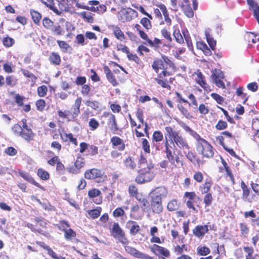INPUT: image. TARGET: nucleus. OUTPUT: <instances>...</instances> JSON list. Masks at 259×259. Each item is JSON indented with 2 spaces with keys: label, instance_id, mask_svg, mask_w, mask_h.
Listing matches in <instances>:
<instances>
[{
  "label": "nucleus",
  "instance_id": "nucleus-52",
  "mask_svg": "<svg viewBox=\"0 0 259 259\" xmlns=\"http://www.w3.org/2000/svg\"><path fill=\"white\" fill-rule=\"evenodd\" d=\"M85 105L87 106L91 107L93 109H97L100 107V103L96 101L88 100L85 102Z\"/></svg>",
  "mask_w": 259,
  "mask_h": 259
},
{
  "label": "nucleus",
  "instance_id": "nucleus-55",
  "mask_svg": "<svg viewBox=\"0 0 259 259\" xmlns=\"http://www.w3.org/2000/svg\"><path fill=\"white\" fill-rule=\"evenodd\" d=\"M188 98L191 101V103H189V106H193L194 108L197 109L198 103L194 95L192 94H191L188 96Z\"/></svg>",
  "mask_w": 259,
  "mask_h": 259
},
{
  "label": "nucleus",
  "instance_id": "nucleus-7",
  "mask_svg": "<svg viewBox=\"0 0 259 259\" xmlns=\"http://www.w3.org/2000/svg\"><path fill=\"white\" fill-rule=\"evenodd\" d=\"M76 6L80 9H85L87 10L92 11L93 12H97L99 13H103L106 11V7L104 5H100L96 7H88L84 5L83 4L76 2Z\"/></svg>",
  "mask_w": 259,
  "mask_h": 259
},
{
  "label": "nucleus",
  "instance_id": "nucleus-13",
  "mask_svg": "<svg viewBox=\"0 0 259 259\" xmlns=\"http://www.w3.org/2000/svg\"><path fill=\"white\" fill-rule=\"evenodd\" d=\"M112 147H116L118 150L123 151L125 148V145L123 140L120 138L114 136L111 139Z\"/></svg>",
  "mask_w": 259,
  "mask_h": 259
},
{
  "label": "nucleus",
  "instance_id": "nucleus-11",
  "mask_svg": "<svg viewBox=\"0 0 259 259\" xmlns=\"http://www.w3.org/2000/svg\"><path fill=\"white\" fill-rule=\"evenodd\" d=\"M194 76H195V80L198 84L206 91L209 90V86L206 82L205 77L201 72H195L194 74Z\"/></svg>",
  "mask_w": 259,
  "mask_h": 259
},
{
  "label": "nucleus",
  "instance_id": "nucleus-12",
  "mask_svg": "<svg viewBox=\"0 0 259 259\" xmlns=\"http://www.w3.org/2000/svg\"><path fill=\"white\" fill-rule=\"evenodd\" d=\"M208 229L207 225H198L195 227L193 230V234L197 237H202L208 232Z\"/></svg>",
  "mask_w": 259,
  "mask_h": 259
},
{
  "label": "nucleus",
  "instance_id": "nucleus-35",
  "mask_svg": "<svg viewBox=\"0 0 259 259\" xmlns=\"http://www.w3.org/2000/svg\"><path fill=\"white\" fill-rule=\"evenodd\" d=\"M137 200L140 203L141 207L144 209L148 205V201L142 195L139 194L136 196Z\"/></svg>",
  "mask_w": 259,
  "mask_h": 259
},
{
  "label": "nucleus",
  "instance_id": "nucleus-8",
  "mask_svg": "<svg viewBox=\"0 0 259 259\" xmlns=\"http://www.w3.org/2000/svg\"><path fill=\"white\" fill-rule=\"evenodd\" d=\"M164 146H165V152L166 154V157L168 158L169 161H172L174 159V156L172 154L171 149L172 148L170 143V141L169 139L168 135H167V132H165L164 133Z\"/></svg>",
  "mask_w": 259,
  "mask_h": 259
},
{
  "label": "nucleus",
  "instance_id": "nucleus-64",
  "mask_svg": "<svg viewBox=\"0 0 259 259\" xmlns=\"http://www.w3.org/2000/svg\"><path fill=\"white\" fill-rule=\"evenodd\" d=\"M43 25L47 29H51L53 25V22L50 19L45 18L42 21Z\"/></svg>",
  "mask_w": 259,
  "mask_h": 259
},
{
  "label": "nucleus",
  "instance_id": "nucleus-26",
  "mask_svg": "<svg viewBox=\"0 0 259 259\" xmlns=\"http://www.w3.org/2000/svg\"><path fill=\"white\" fill-rule=\"evenodd\" d=\"M20 136L25 140L29 141L32 140L34 134L33 133L31 129L27 130H22V132L21 133Z\"/></svg>",
  "mask_w": 259,
  "mask_h": 259
},
{
  "label": "nucleus",
  "instance_id": "nucleus-60",
  "mask_svg": "<svg viewBox=\"0 0 259 259\" xmlns=\"http://www.w3.org/2000/svg\"><path fill=\"white\" fill-rule=\"evenodd\" d=\"M36 106L38 110L42 111L46 106V102L42 99H39L36 102Z\"/></svg>",
  "mask_w": 259,
  "mask_h": 259
},
{
  "label": "nucleus",
  "instance_id": "nucleus-3",
  "mask_svg": "<svg viewBox=\"0 0 259 259\" xmlns=\"http://www.w3.org/2000/svg\"><path fill=\"white\" fill-rule=\"evenodd\" d=\"M153 168V164L151 163L147 164V167H144L141 174L136 177V182L138 184H142L151 181L155 176Z\"/></svg>",
  "mask_w": 259,
  "mask_h": 259
},
{
  "label": "nucleus",
  "instance_id": "nucleus-47",
  "mask_svg": "<svg viewBox=\"0 0 259 259\" xmlns=\"http://www.w3.org/2000/svg\"><path fill=\"white\" fill-rule=\"evenodd\" d=\"M153 140L157 142L161 141L163 139V135L160 131H155L153 134Z\"/></svg>",
  "mask_w": 259,
  "mask_h": 259
},
{
  "label": "nucleus",
  "instance_id": "nucleus-44",
  "mask_svg": "<svg viewBox=\"0 0 259 259\" xmlns=\"http://www.w3.org/2000/svg\"><path fill=\"white\" fill-rule=\"evenodd\" d=\"M136 116H137V117L138 118V119L139 120V121L142 124L144 123V125H145V132H147L148 125H147V123H144V122L143 112V111L142 110H141L140 109H138L137 110V112H136Z\"/></svg>",
  "mask_w": 259,
  "mask_h": 259
},
{
  "label": "nucleus",
  "instance_id": "nucleus-19",
  "mask_svg": "<svg viewBox=\"0 0 259 259\" xmlns=\"http://www.w3.org/2000/svg\"><path fill=\"white\" fill-rule=\"evenodd\" d=\"M241 188L243 191L242 198L243 201L251 202V200L248 198L250 191L243 181H242L241 183Z\"/></svg>",
  "mask_w": 259,
  "mask_h": 259
},
{
  "label": "nucleus",
  "instance_id": "nucleus-31",
  "mask_svg": "<svg viewBox=\"0 0 259 259\" xmlns=\"http://www.w3.org/2000/svg\"><path fill=\"white\" fill-rule=\"evenodd\" d=\"M20 175L27 181L34 184L35 186L39 187V184L36 182L31 176L26 172H20Z\"/></svg>",
  "mask_w": 259,
  "mask_h": 259
},
{
  "label": "nucleus",
  "instance_id": "nucleus-6",
  "mask_svg": "<svg viewBox=\"0 0 259 259\" xmlns=\"http://www.w3.org/2000/svg\"><path fill=\"white\" fill-rule=\"evenodd\" d=\"M125 250L126 251L137 258H143V259H153V257H151L149 256L148 255L145 254L143 253H142L137 250L136 248L130 246H125Z\"/></svg>",
  "mask_w": 259,
  "mask_h": 259
},
{
  "label": "nucleus",
  "instance_id": "nucleus-37",
  "mask_svg": "<svg viewBox=\"0 0 259 259\" xmlns=\"http://www.w3.org/2000/svg\"><path fill=\"white\" fill-rule=\"evenodd\" d=\"M243 249L246 253L245 256L246 259H255V257L253 255L254 252L253 248L250 247H244Z\"/></svg>",
  "mask_w": 259,
  "mask_h": 259
},
{
  "label": "nucleus",
  "instance_id": "nucleus-49",
  "mask_svg": "<svg viewBox=\"0 0 259 259\" xmlns=\"http://www.w3.org/2000/svg\"><path fill=\"white\" fill-rule=\"evenodd\" d=\"M3 67L6 72L10 73L13 72V68L14 67V66L12 62H7L4 64Z\"/></svg>",
  "mask_w": 259,
  "mask_h": 259
},
{
  "label": "nucleus",
  "instance_id": "nucleus-5",
  "mask_svg": "<svg viewBox=\"0 0 259 259\" xmlns=\"http://www.w3.org/2000/svg\"><path fill=\"white\" fill-rule=\"evenodd\" d=\"M167 195V190L164 187H157L150 194L151 199L159 201H161L163 198L166 197Z\"/></svg>",
  "mask_w": 259,
  "mask_h": 259
},
{
  "label": "nucleus",
  "instance_id": "nucleus-2",
  "mask_svg": "<svg viewBox=\"0 0 259 259\" xmlns=\"http://www.w3.org/2000/svg\"><path fill=\"white\" fill-rule=\"evenodd\" d=\"M196 140L197 141L196 150L198 153L204 157L208 158L212 157L214 154L212 146L200 136Z\"/></svg>",
  "mask_w": 259,
  "mask_h": 259
},
{
  "label": "nucleus",
  "instance_id": "nucleus-14",
  "mask_svg": "<svg viewBox=\"0 0 259 259\" xmlns=\"http://www.w3.org/2000/svg\"><path fill=\"white\" fill-rule=\"evenodd\" d=\"M249 9L253 11L254 16L259 24V6L253 0H247Z\"/></svg>",
  "mask_w": 259,
  "mask_h": 259
},
{
  "label": "nucleus",
  "instance_id": "nucleus-40",
  "mask_svg": "<svg viewBox=\"0 0 259 259\" xmlns=\"http://www.w3.org/2000/svg\"><path fill=\"white\" fill-rule=\"evenodd\" d=\"M37 175L42 180H47L50 178V175L48 171L42 168H39L37 170Z\"/></svg>",
  "mask_w": 259,
  "mask_h": 259
},
{
  "label": "nucleus",
  "instance_id": "nucleus-16",
  "mask_svg": "<svg viewBox=\"0 0 259 259\" xmlns=\"http://www.w3.org/2000/svg\"><path fill=\"white\" fill-rule=\"evenodd\" d=\"M104 71L105 73L106 74V77L109 81L113 85L116 86L118 84V82L116 79L113 73L109 69V67L107 66H105L104 67Z\"/></svg>",
  "mask_w": 259,
  "mask_h": 259
},
{
  "label": "nucleus",
  "instance_id": "nucleus-21",
  "mask_svg": "<svg viewBox=\"0 0 259 259\" xmlns=\"http://www.w3.org/2000/svg\"><path fill=\"white\" fill-rule=\"evenodd\" d=\"M196 46L197 49L202 51L206 56H210L211 55L210 50L204 42L202 41H198L196 44Z\"/></svg>",
  "mask_w": 259,
  "mask_h": 259
},
{
  "label": "nucleus",
  "instance_id": "nucleus-34",
  "mask_svg": "<svg viewBox=\"0 0 259 259\" xmlns=\"http://www.w3.org/2000/svg\"><path fill=\"white\" fill-rule=\"evenodd\" d=\"M63 231L65 233V238L67 240H71L76 236L75 232L71 229H66L64 228Z\"/></svg>",
  "mask_w": 259,
  "mask_h": 259
},
{
  "label": "nucleus",
  "instance_id": "nucleus-27",
  "mask_svg": "<svg viewBox=\"0 0 259 259\" xmlns=\"http://www.w3.org/2000/svg\"><path fill=\"white\" fill-rule=\"evenodd\" d=\"M124 232L119 227L118 223H114L113 224L112 230V234L114 237L116 238V237L121 235V234H122Z\"/></svg>",
  "mask_w": 259,
  "mask_h": 259
},
{
  "label": "nucleus",
  "instance_id": "nucleus-61",
  "mask_svg": "<svg viewBox=\"0 0 259 259\" xmlns=\"http://www.w3.org/2000/svg\"><path fill=\"white\" fill-rule=\"evenodd\" d=\"M5 152L8 155L13 156L17 154V150L12 147H9L6 148L5 150Z\"/></svg>",
  "mask_w": 259,
  "mask_h": 259
},
{
  "label": "nucleus",
  "instance_id": "nucleus-18",
  "mask_svg": "<svg viewBox=\"0 0 259 259\" xmlns=\"http://www.w3.org/2000/svg\"><path fill=\"white\" fill-rule=\"evenodd\" d=\"M126 227L130 229V233L132 235H136L140 230V226L135 222L128 221Z\"/></svg>",
  "mask_w": 259,
  "mask_h": 259
},
{
  "label": "nucleus",
  "instance_id": "nucleus-54",
  "mask_svg": "<svg viewBox=\"0 0 259 259\" xmlns=\"http://www.w3.org/2000/svg\"><path fill=\"white\" fill-rule=\"evenodd\" d=\"M12 131L16 136H20L22 132V127L18 124H15L12 127Z\"/></svg>",
  "mask_w": 259,
  "mask_h": 259
},
{
  "label": "nucleus",
  "instance_id": "nucleus-63",
  "mask_svg": "<svg viewBox=\"0 0 259 259\" xmlns=\"http://www.w3.org/2000/svg\"><path fill=\"white\" fill-rule=\"evenodd\" d=\"M212 200V197L210 193L206 194L204 197V202L206 206L211 204Z\"/></svg>",
  "mask_w": 259,
  "mask_h": 259
},
{
  "label": "nucleus",
  "instance_id": "nucleus-42",
  "mask_svg": "<svg viewBox=\"0 0 259 259\" xmlns=\"http://www.w3.org/2000/svg\"><path fill=\"white\" fill-rule=\"evenodd\" d=\"M211 77L212 80L223 78L224 77V74L220 70L215 69L212 71Z\"/></svg>",
  "mask_w": 259,
  "mask_h": 259
},
{
  "label": "nucleus",
  "instance_id": "nucleus-15",
  "mask_svg": "<svg viewBox=\"0 0 259 259\" xmlns=\"http://www.w3.org/2000/svg\"><path fill=\"white\" fill-rule=\"evenodd\" d=\"M150 205L154 212L159 213L162 211L163 207L162 206L161 201L156 200L151 198Z\"/></svg>",
  "mask_w": 259,
  "mask_h": 259
},
{
  "label": "nucleus",
  "instance_id": "nucleus-20",
  "mask_svg": "<svg viewBox=\"0 0 259 259\" xmlns=\"http://www.w3.org/2000/svg\"><path fill=\"white\" fill-rule=\"evenodd\" d=\"M108 124L110 125L111 130L114 132L118 130V126L116 121L115 116L111 113H108Z\"/></svg>",
  "mask_w": 259,
  "mask_h": 259
},
{
  "label": "nucleus",
  "instance_id": "nucleus-50",
  "mask_svg": "<svg viewBox=\"0 0 259 259\" xmlns=\"http://www.w3.org/2000/svg\"><path fill=\"white\" fill-rule=\"evenodd\" d=\"M89 125L92 131H95L99 126V123L95 118H91L89 122Z\"/></svg>",
  "mask_w": 259,
  "mask_h": 259
},
{
  "label": "nucleus",
  "instance_id": "nucleus-17",
  "mask_svg": "<svg viewBox=\"0 0 259 259\" xmlns=\"http://www.w3.org/2000/svg\"><path fill=\"white\" fill-rule=\"evenodd\" d=\"M184 3L181 5L185 14L189 18H192L194 15V13L191 9L188 0H183Z\"/></svg>",
  "mask_w": 259,
  "mask_h": 259
},
{
  "label": "nucleus",
  "instance_id": "nucleus-22",
  "mask_svg": "<svg viewBox=\"0 0 259 259\" xmlns=\"http://www.w3.org/2000/svg\"><path fill=\"white\" fill-rule=\"evenodd\" d=\"M184 153L186 154L187 158L193 164H197L198 165H200L201 162L200 160L197 159L192 152L189 151V150H185V152Z\"/></svg>",
  "mask_w": 259,
  "mask_h": 259
},
{
  "label": "nucleus",
  "instance_id": "nucleus-56",
  "mask_svg": "<svg viewBox=\"0 0 259 259\" xmlns=\"http://www.w3.org/2000/svg\"><path fill=\"white\" fill-rule=\"evenodd\" d=\"M140 23L147 29L151 28V25L150 20L147 18H143L140 21Z\"/></svg>",
  "mask_w": 259,
  "mask_h": 259
},
{
  "label": "nucleus",
  "instance_id": "nucleus-32",
  "mask_svg": "<svg viewBox=\"0 0 259 259\" xmlns=\"http://www.w3.org/2000/svg\"><path fill=\"white\" fill-rule=\"evenodd\" d=\"M112 28L116 37L117 39L122 40L124 38V34L119 27L116 26H112Z\"/></svg>",
  "mask_w": 259,
  "mask_h": 259
},
{
  "label": "nucleus",
  "instance_id": "nucleus-25",
  "mask_svg": "<svg viewBox=\"0 0 259 259\" xmlns=\"http://www.w3.org/2000/svg\"><path fill=\"white\" fill-rule=\"evenodd\" d=\"M152 67L156 73H158L159 69H164L163 61L160 59L155 60L152 65Z\"/></svg>",
  "mask_w": 259,
  "mask_h": 259
},
{
  "label": "nucleus",
  "instance_id": "nucleus-36",
  "mask_svg": "<svg viewBox=\"0 0 259 259\" xmlns=\"http://www.w3.org/2000/svg\"><path fill=\"white\" fill-rule=\"evenodd\" d=\"M30 14L33 22L35 24H38L41 18L40 14L34 10H31Z\"/></svg>",
  "mask_w": 259,
  "mask_h": 259
},
{
  "label": "nucleus",
  "instance_id": "nucleus-41",
  "mask_svg": "<svg viewBox=\"0 0 259 259\" xmlns=\"http://www.w3.org/2000/svg\"><path fill=\"white\" fill-rule=\"evenodd\" d=\"M167 207L169 211H174L178 209L179 203L176 200L174 199L168 203Z\"/></svg>",
  "mask_w": 259,
  "mask_h": 259
},
{
  "label": "nucleus",
  "instance_id": "nucleus-10",
  "mask_svg": "<svg viewBox=\"0 0 259 259\" xmlns=\"http://www.w3.org/2000/svg\"><path fill=\"white\" fill-rule=\"evenodd\" d=\"M150 249L153 253L157 255L161 254L167 257L170 255V253L168 249L156 244L150 247Z\"/></svg>",
  "mask_w": 259,
  "mask_h": 259
},
{
  "label": "nucleus",
  "instance_id": "nucleus-43",
  "mask_svg": "<svg viewBox=\"0 0 259 259\" xmlns=\"http://www.w3.org/2000/svg\"><path fill=\"white\" fill-rule=\"evenodd\" d=\"M21 71L22 72L23 74H24V75L25 77L29 78L30 79V80L32 82H33V83L35 82V81L37 79V77L33 74H32L29 71L23 69H21Z\"/></svg>",
  "mask_w": 259,
  "mask_h": 259
},
{
  "label": "nucleus",
  "instance_id": "nucleus-58",
  "mask_svg": "<svg viewBox=\"0 0 259 259\" xmlns=\"http://www.w3.org/2000/svg\"><path fill=\"white\" fill-rule=\"evenodd\" d=\"M211 96L218 104H223L224 99L222 96L217 93L211 94Z\"/></svg>",
  "mask_w": 259,
  "mask_h": 259
},
{
  "label": "nucleus",
  "instance_id": "nucleus-51",
  "mask_svg": "<svg viewBox=\"0 0 259 259\" xmlns=\"http://www.w3.org/2000/svg\"><path fill=\"white\" fill-rule=\"evenodd\" d=\"M101 191L97 189H93L90 190L88 192V196L91 198H94L101 195Z\"/></svg>",
  "mask_w": 259,
  "mask_h": 259
},
{
  "label": "nucleus",
  "instance_id": "nucleus-62",
  "mask_svg": "<svg viewBox=\"0 0 259 259\" xmlns=\"http://www.w3.org/2000/svg\"><path fill=\"white\" fill-rule=\"evenodd\" d=\"M14 43V40L11 37H5L3 39L4 45L7 47H11Z\"/></svg>",
  "mask_w": 259,
  "mask_h": 259
},
{
  "label": "nucleus",
  "instance_id": "nucleus-48",
  "mask_svg": "<svg viewBox=\"0 0 259 259\" xmlns=\"http://www.w3.org/2000/svg\"><path fill=\"white\" fill-rule=\"evenodd\" d=\"M48 92V89L45 85H42L37 88L38 95L40 97H45Z\"/></svg>",
  "mask_w": 259,
  "mask_h": 259
},
{
  "label": "nucleus",
  "instance_id": "nucleus-38",
  "mask_svg": "<svg viewBox=\"0 0 259 259\" xmlns=\"http://www.w3.org/2000/svg\"><path fill=\"white\" fill-rule=\"evenodd\" d=\"M50 61L55 64L59 65L61 62V59L60 56L55 53H53L50 56Z\"/></svg>",
  "mask_w": 259,
  "mask_h": 259
},
{
  "label": "nucleus",
  "instance_id": "nucleus-59",
  "mask_svg": "<svg viewBox=\"0 0 259 259\" xmlns=\"http://www.w3.org/2000/svg\"><path fill=\"white\" fill-rule=\"evenodd\" d=\"M139 33L140 37L142 39L146 40L148 42V43L149 44V45H150V46L153 45V44H154L153 42L151 40H150V39L148 38L147 35L144 31H143L142 30H139Z\"/></svg>",
  "mask_w": 259,
  "mask_h": 259
},
{
  "label": "nucleus",
  "instance_id": "nucleus-46",
  "mask_svg": "<svg viewBox=\"0 0 259 259\" xmlns=\"http://www.w3.org/2000/svg\"><path fill=\"white\" fill-rule=\"evenodd\" d=\"M141 141L143 149L145 152L149 153L150 149L149 142L147 139L144 138L142 139Z\"/></svg>",
  "mask_w": 259,
  "mask_h": 259
},
{
  "label": "nucleus",
  "instance_id": "nucleus-28",
  "mask_svg": "<svg viewBox=\"0 0 259 259\" xmlns=\"http://www.w3.org/2000/svg\"><path fill=\"white\" fill-rule=\"evenodd\" d=\"M197 254L201 256H205L210 252V249L205 246H199L197 248Z\"/></svg>",
  "mask_w": 259,
  "mask_h": 259
},
{
  "label": "nucleus",
  "instance_id": "nucleus-23",
  "mask_svg": "<svg viewBox=\"0 0 259 259\" xmlns=\"http://www.w3.org/2000/svg\"><path fill=\"white\" fill-rule=\"evenodd\" d=\"M158 7L159 8L160 11L162 12L164 16V20L166 23L168 25H170L171 20V19L169 17L168 13L166 7L163 4H160L158 6Z\"/></svg>",
  "mask_w": 259,
  "mask_h": 259
},
{
  "label": "nucleus",
  "instance_id": "nucleus-24",
  "mask_svg": "<svg viewBox=\"0 0 259 259\" xmlns=\"http://www.w3.org/2000/svg\"><path fill=\"white\" fill-rule=\"evenodd\" d=\"M82 99L81 97L77 98L73 105V115L76 116L80 113V106L81 103Z\"/></svg>",
  "mask_w": 259,
  "mask_h": 259
},
{
  "label": "nucleus",
  "instance_id": "nucleus-39",
  "mask_svg": "<svg viewBox=\"0 0 259 259\" xmlns=\"http://www.w3.org/2000/svg\"><path fill=\"white\" fill-rule=\"evenodd\" d=\"M205 36L207 39V41L209 44L210 48L212 50H214L216 46V41L213 39V37L207 32H205Z\"/></svg>",
  "mask_w": 259,
  "mask_h": 259
},
{
  "label": "nucleus",
  "instance_id": "nucleus-53",
  "mask_svg": "<svg viewBox=\"0 0 259 259\" xmlns=\"http://www.w3.org/2000/svg\"><path fill=\"white\" fill-rule=\"evenodd\" d=\"M173 35L178 42L182 43L183 42V38L179 30L175 29L174 31Z\"/></svg>",
  "mask_w": 259,
  "mask_h": 259
},
{
  "label": "nucleus",
  "instance_id": "nucleus-30",
  "mask_svg": "<svg viewBox=\"0 0 259 259\" xmlns=\"http://www.w3.org/2000/svg\"><path fill=\"white\" fill-rule=\"evenodd\" d=\"M124 163L127 168L134 169L136 167V164L132 157H128L124 161Z\"/></svg>",
  "mask_w": 259,
  "mask_h": 259
},
{
  "label": "nucleus",
  "instance_id": "nucleus-1",
  "mask_svg": "<svg viewBox=\"0 0 259 259\" xmlns=\"http://www.w3.org/2000/svg\"><path fill=\"white\" fill-rule=\"evenodd\" d=\"M165 131L167 132V135H168L170 143L174 147L177 146L180 149L183 150L184 152H185V150H189L190 146L186 139L180 135L179 133L174 131L170 126H166Z\"/></svg>",
  "mask_w": 259,
  "mask_h": 259
},
{
  "label": "nucleus",
  "instance_id": "nucleus-45",
  "mask_svg": "<svg viewBox=\"0 0 259 259\" xmlns=\"http://www.w3.org/2000/svg\"><path fill=\"white\" fill-rule=\"evenodd\" d=\"M57 43L60 49L64 52L68 51L70 49L69 45L64 41L57 40Z\"/></svg>",
  "mask_w": 259,
  "mask_h": 259
},
{
  "label": "nucleus",
  "instance_id": "nucleus-29",
  "mask_svg": "<svg viewBox=\"0 0 259 259\" xmlns=\"http://www.w3.org/2000/svg\"><path fill=\"white\" fill-rule=\"evenodd\" d=\"M180 125L184 128V130L186 132H188L195 140L199 138V137H200V136L196 132L192 130L185 123H182L181 124H180Z\"/></svg>",
  "mask_w": 259,
  "mask_h": 259
},
{
  "label": "nucleus",
  "instance_id": "nucleus-4",
  "mask_svg": "<svg viewBox=\"0 0 259 259\" xmlns=\"http://www.w3.org/2000/svg\"><path fill=\"white\" fill-rule=\"evenodd\" d=\"M137 16V12L130 8L122 9L118 14V19L122 22H130Z\"/></svg>",
  "mask_w": 259,
  "mask_h": 259
},
{
  "label": "nucleus",
  "instance_id": "nucleus-57",
  "mask_svg": "<svg viewBox=\"0 0 259 259\" xmlns=\"http://www.w3.org/2000/svg\"><path fill=\"white\" fill-rule=\"evenodd\" d=\"M84 159L82 157H77L75 162L74 163V165L76 167L80 169L84 166Z\"/></svg>",
  "mask_w": 259,
  "mask_h": 259
},
{
  "label": "nucleus",
  "instance_id": "nucleus-9",
  "mask_svg": "<svg viewBox=\"0 0 259 259\" xmlns=\"http://www.w3.org/2000/svg\"><path fill=\"white\" fill-rule=\"evenodd\" d=\"M103 175V172L102 171L96 168L88 170L84 174L85 178L88 179L95 180L98 178H101Z\"/></svg>",
  "mask_w": 259,
  "mask_h": 259
},
{
  "label": "nucleus",
  "instance_id": "nucleus-33",
  "mask_svg": "<svg viewBox=\"0 0 259 259\" xmlns=\"http://www.w3.org/2000/svg\"><path fill=\"white\" fill-rule=\"evenodd\" d=\"M102 208L100 207H98L95 209L90 210L88 211V214L90 218L92 219L97 218L100 216Z\"/></svg>",
  "mask_w": 259,
  "mask_h": 259
}]
</instances>
